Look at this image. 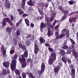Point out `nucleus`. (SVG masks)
<instances>
[{"label":"nucleus","mask_w":78,"mask_h":78,"mask_svg":"<svg viewBox=\"0 0 78 78\" xmlns=\"http://www.w3.org/2000/svg\"><path fill=\"white\" fill-rule=\"evenodd\" d=\"M28 57V52L25 51L24 53V55H23L20 57L19 58V61L20 62L22 63V67H25L27 66V62H26V59L25 58H27Z\"/></svg>","instance_id":"nucleus-1"},{"label":"nucleus","mask_w":78,"mask_h":78,"mask_svg":"<svg viewBox=\"0 0 78 78\" xmlns=\"http://www.w3.org/2000/svg\"><path fill=\"white\" fill-rule=\"evenodd\" d=\"M56 54L55 53H52L50 56V58L48 60V64L50 65L52 64L53 63V61L56 60Z\"/></svg>","instance_id":"nucleus-2"},{"label":"nucleus","mask_w":78,"mask_h":78,"mask_svg":"<svg viewBox=\"0 0 78 78\" xmlns=\"http://www.w3.org/2000/svg\"><path fill=\"white\" fill-rule=\"evenodd\" d=\"M16 62L17 61L16 59L12 60V63L11 64V68L12 70H14L16 69Z\"/></svg>","instance_id":"nucleus-3"},{"label":"nucleus","mask_w":78,"mask_h":78,"mask_svg":"<svg viewBox=\"0 0 78 78\" xmlns=\"http://www.w3.org/2000/svg\"><path fill=\"white\" fill-rule=\"evenodd\" d=\"M6 20L7 21V22H8V23L10 24V25H11V26H12V25H13L12 22H11V20L8 18H3V21L2 22V25L3 27H5V25H6Z\"/></svg>","instance_id":"nucleus-4"},{"label":"nucleus","mask_w":78,"mask_h":78,"mask_svg":"<svg viewBox=\"0 0 78 78\" xmlns=\"http://www.w3.org/2000/svg\"><path fill=\"white\" fill-rule=\"evenodd\" d=\"M45 69V64L44 63H42L41 65V70L38 71V74L39 75H42V73L44 72Z\"/></svg>","instance_id":"nucleus-5"},{"label":"nucleus","mask_w":78,"mask_h":78,"mask_svg":"<svg viewBox=\"0 0 78 78\" xmlns=\"http://www.w3.org/2000/svg\"><path fill=\"white\" fill-rule=\"evenodd\" d=\"M45 69V64L44 63H42L41 65V70L38 71V74L39 75H42V73L44 72Z\"/></svg>","instance_id":"nucleus-6"},{"label":"nucleus","mask_w":78,"mask_h":78,"mask_svg":"<svg viewBox=\"0 0 78 78\" xmlns=\"http://www.w3.org/2000/svg\"><path fill=\"white\" fill-rule=\"evenodd\" d=\"M62 33H66V35L67 37H69V31L67 30L66 29H64L62 31Z\"/></svg>","instance_id":"nucleus-7"},{"label":"nucleus","mask_w":78,"mask_h":78,"mask_svg":"<svg viewBox=\"0 0 78 78\" xmlns=\"http://www.w3.org/2000/svg\"><path fill=\"white\" fill-rule=\"evenodd\" d=\"M9 72H10V71L8 68L7 69V70L4 69L2 71V73L4 75H6L7 74H9Z\"/></svg>","instance_id":"nucleus-8"},{"label":"nucleus","mask_w":78,"mask_h":78,"mask_svg":"<svg viewBox=\"0 0 78 78\" xmlns=\"http://www.w3.org/2000/svg\"><path fill=\"white\" fill-rule=\"evenodd\" d=\"M48 32L47 34L48 37H50L51 35L53 34V31H51L50 30V29L48 28Z\"/></svg>","instance_id":"nucleus-9"},{"label":"nucleus","mask_w":78,"mask_h":78,"mask_svg":"<svg viewBox=\"0 0 78 78\" xmlns=\"http://www.w3.org/2000/svg\"><path fill=\"white\" fill-rule=\"evenodd\" d=\"M58 9L62 12H64L65 14H68L69 13V11L67 10H66L64 11V9L62 8V7L59 6L58 7Z\"/></svg>","instance_id":"nucleus-10"},{"label":"nucleus","mask_w":78,"mask_h":78,"mask_svg":"<svg viewBox=\"0 0 78 78\" xmlns=\"http://www.w3.org/2000/svg\"><path fill=\"white\" fill-rule=\"evenodd\" d=\"M3 66L5 67V68H8L9 66V62H4L3 63Z\"/></svg>","instance_id":"nucleus-11"},{"label":"nucleus","mask_w":78,"mask_h":78,"mask_svg":"<svg viewBox=\"0 0 78 78\" xmlns=\"http://www.w3.org/2000/svg\"><path fill=\"white\" fill-rule=\"evenodd\" d=\"M71 73L72 74H71L72 76V78H75V69L72 68L71 70Z\"/></svg>","instance_id":"nucleus-12"},{"label":"nucleus","mask_w":78,"mask_h":78,"mask_svg":"<svg viewBox=\"0 0 78 78\" xmlns=\"http://www.w3.org/2000/svg\"><path fill=\"white\" fill-rule=\"evenodd\" d=\"M5 6L6 9H9L10 8V3L8 2H6L5 4Z\"/></svg>","instance_id":"nucleus-13"},{"label":"nucleus","mask_w":78,"mask_h":78,"mask_svg":"<svg viewBox=\"0 0 78 78\" xmlns=\"http://www.w3.org/2000/svg\"><path fill=\"white\" fill-rule=\"evenodd\" d=\"M39 50L38 47L36 46V44H35V48H34V52L35 54H36V53H37L38 52V50Z\"/></svg>","instance_id":"nucleus-14"},{"label":"nucleus","mask_w":78,"mask_h":78,"mask_svg":"<svg viewBox=\"0 0 78 78\" xmlns=\"http://www.w3.org/2000/svg\"><path fill=\"white\" fill-rule=\"evenodd\" d=\"M5 47L3 46H2L1 48V50L2 52H3V55H6V50H4Z\"/></svg>","instance_id":"nucleus-15"},{"label":"nucleus","mask_w":78,"mask_h":78,"mask_svg":"<svg viewBox=\"0 0 78 78\" xmlns=\"http://www.w3.org/2000/svg\"><path fill=\"white\" fill-rule=\"evenodd\" d=\"M27 4L29 6H34V3H33V1L32 0H30L29 1L27 2Z\"/></svg>","instance_id":"nucleus-16"},{"label":"nucleus","mask_w":78,"mask_h":78,"mask_svg":"<svg viewBox=\"0 0 78 78\" xmlns=\"http://www.w3.org/2000/svg\"><path fill=\"white\" fill-rule=\"evenodd\" d=\"M39 39L41 44H43V43L45 42V41L42 38V37H40L39 38Z\"/></svg>","instance_id":"nucleus-17"},{"label":"nucleus","mask_w":78,"mask_h":78,"mask_svg":"<svg viewBox=\"0 0 78 78\" xmlns=\"http://www.w3.org/2000/svg\"><path fill=\"white\" fill-rule=\"evenodd\" d=\"M17 11L19 12V14L20 15H22V14H23L24 13L22 9H17Z\"/></svg>","instance_id":"nucleus-18"},{"label":"nucleus","mask_w":78,"mask_h":78,"mask_svg":"<svg viewBox=\"0 0 78 78\" xmlns=\"http://www.w3.org/2000/svg\"><path fill=\"white\" fill-rule=\"evenodd\" d=\"M19 47H20V48H21L23 50H26V47H25L24 45H22V44H19Z\"/></svg>","instance_id":"nucleus-19"},{"label":"nucleus","mask_w":78,"mask_h":78,"mask_svg":"<svg viewBox=\"0 0 78 78\" xmlns=\"http://www.w3.org/2000/svg\"><path fill=\"white\" fill-rule=\"evenodd\" d=\"M62 48L63 49H66L68 48V46L66 45V43H64V44L62 45Z\"/></svg>","instance_id":"nucleus-20"},{"label":"nucleus","mask_w":78,"mask_h":78,"mask_svg":"<svg viewBox=\"0 0 78 78\" xmlns=\"http://www.w3.org/2000/svg\"><path fill=\"white\" fill-rule=\"evenodd\" d=\"M60 54H61V55H62V56H63L64 55H66V53L65 52V51L64 50H60V52H59Z\"/></svg>","instance_id":"nucleus-21"},{"label":"nucleus","mask_w":78,"mask_h":78,"mask_svg":"<svg viewBox=\"0 0 78 78\" xmlns=\"http://www.w3.org/2000/svg\"><path fill=\"white\" fill-rule=\"evenodd\" d=\"M59 70V66H57L56 67V68L54 69V72L55 73H57L58 72V71Z\"/></svg>","instance_id":"nucleus-22"},{"label":"nucleus","mask_w":78,"mask_h":78,"mask_svg":"<svg viewBox=\"0 0 78 78\" xmlns=\"http://www.w3.org/2000/svg\"><path fill=\"white\" fill-rule=\"evenodd\" d=\"M66 36V34H60L59 35V37H58V39H61V38H62V37H64V36Z\"/></svg>","instance_id":"nucleus-23"},{"label":"nucleus","mask_w":78,"mask_h":78,"mask_svg":"<svg viewBox=\"0 0 78 78\" xmlns=\"http://www.w3.org/2000/svg\"><path fill=\"white\" fill-rule=\"evenodd\" d=\"M59 32H55V36L56 37L57 39H59Z\"/></svg>","instance_id":"nucleus-24"},{"label":"nucleus","mask_w":78,"mask_h":78,"mask_svg":"<svg viewBox=\"0 0 78 78\" xmlns=\"http://www.w3.org/2000/svg\"><path fill=\"white\" fill-rule=\"evenodd\" d=\"M25 23H26L27 25V26H28V27H29V26H30V24L29 23V20H28L27 19H25Z\"/></svg>","instance_id":"nucleus-25"},{"label":"nucleus","mask_w":78,"mask_h":78,"mask_svg":"<svg viewBox=\"0 0 78 78\" xmlns=\"http://www.w3.org/2000/svg\"><path fill=\"white\" fill-rule=\"evenodd\" d=\"M25 1L26 0H22V6L23 8H24V7H25Z\"/></svg>","instance_id":"nucleus-26"},{"label":"nucleus","mask_w":78,"mask_h":78,"mask_svg":"<svg viewBox=\"0 0 78 78\" xmlns=\"http://www.w3.org/2000/svg\"><path fill=\"white\" fill-rule=\"evenodd\" d=\"M45 25L43 23H41L40 26L41 29H42V28H45Z\"/></svg>","instance_id":"nucleus-27"},{"label":"nucleus","mask_w":78,"mask_h":78,"mask_svg":"<svg viewBox=\"0 0 78 78\" xmlns=\"http://www.w3.org/2000/svg\"><path fill=\"white\" fill-rule=\"evenodd\" d=\"M51 15H53V16H51V17L50 19V22H53V20H54V18H53V17H54L53 16H54V13H51Z\"/></svg>","instance_id":"nucleus-28"},{"label":"nucleus","mask_w":78,"mask_h":78,"mask_svg":"<svg viewBox=\"0 0 78 78\" xmlns=\"http://www.w3.org/2000/svg\"><path fill=\"white\" fill-rule=\"evenodd\" d=\"M76 20V17H73L72 18L69 19V21L70 22H73V20Z\"/></svg>","instance_id":"nucleus-29"},{"label":"nucleus","mask_w":78,"mask_h":78,"mask_svg":"<svg viewBox=\"0 0 78 78\" xmlns=\"http://www.w3.org/2000/svg\"><path fill=\"white\" fill-rule=\"evenodd\" d=\"M38 11L41 14V16H43L44 14V11H43L42 10H40L39 9H38Z\"/></svg>","instance_id":"nucleus-30"},{"label":"nucleus","mask_w":78,"mask_h":78,"mask_svg":"<svg viewBox=\"0 0 78 78\" xmlns=\"http://www.w3.org/2000/svg\"><path fill=\"white\" fill-rule=\"evenodd\" d=\"M6 30L9 33H10L11 31V30H12V29L10 27H8L6 29Z\"/></svg>","instance_id":"nucleus-31"},{"label":"nucleus","mask_w":78,"mask_h":78,"mask_svg":"<svg viewBox=\"0 0 78 78\" xmlns=\"http://www.w3.org/2000/svg\"><path fill=\"white\" fill-rule=\"evenodd\" d=\"M15 72L16 74L17 75H20V73L19 72V71L18 69H16L15 71Z\"/></svg>","instance_id":"nucleus-32"},{"label":"nucleus","mask_w":78,"mask_h":78,"mask_svg":"<svg viewBox=\"0 0 78 78\" xmlns=\"http://www.w3.org/2000/svg\"><path fill=\"white\" fill-rule=\"evenodd\" d=\"M28 75L29 78H34V76L31 73H30Z\"/></svg>","instance_id":"nucleus-33"},{"label":"nucleus","mask_w":78,"mask_h":78,"mask_svg":"<svg viewBox=\"0 0 78 78\" xmlns=\"http://www.w3.org/2000/svg\"><path fill=\"white\" fill-rule=\"evenodd\" d=\"M73 55L74 56L75 58H77V57H78V55L76 53V52H74L73 53Z\"/></svg>","instance_id":"nucleus-34"},{"label":"nucleus","mask_w":78,"mask_h":78,"mask_svg":"<svg viewBox=\"0 0 78 78\" xmlns=\"http://www.w3.org/2000/svg\"><path fill=\"white\" fill-rule=\"evenodd\" d=\"M62 61L64 62L65 63H66L67 62V60H66V58H62Z\"/></svg>","instance_id":"nucleus-35"},{"label":"nucleus","mask_w":78,"mask_h":78,"mask_svg":"<svg viewBox=\"0 0 78 78\" xmlns=\"http://www.w3.org/2000/svg\"><path fill=\"white\" fill-rule=\"evenodd\" d=\"M22 76L23 78H26V74L25 73L23 72L22 73Z\"/></svg>","instance_id":"nucleus-36"},{"label":"nucleus","mask_w":78,"mask_h":78,"mask_svg":"<svg viewBox=\"0 0 78 78\" xmlns=\"http://www.w3.org/2000/svg\"><path fill=\"white\" fill-rule=\"evenodd\" d=\"M69 40L73 44H75V42L73 40H72V39H70Z\"/></svg>","instance_id":"nucleus-37"},{"label":"nucleus","mask_w":78,"mask_h":78,"mask_svg":"<svg viewBox=\"0 0 78 78\" xmlns=\"http://www.w3.org/2000/svg\"><path fill=\"white\" fill-rule=\"evenodd\" d=\"M69 5H73L74 3V1H70L68 2Z\"/></svg>","instance_id":"nucleus-38"},{"label":"nucleus","mask_w":78,"mask_h":78,"mask_svg":"<svg viewBox=\"0 0 78 78\" xmlns=\"http://www.w3.org/2000/svg\"><path fill=\"white\" fill-rule=\"evenodd\" d=\"M66 15H64L62 18V20H64L66 19Z\"/></svg>","instance_id":"nucleus-39"},{"label":"nucleus","mask_w":78,"mask_h":78,"mask_svg":"<svg viewBox=\"0 0 78 78\" xmlns=\"http://www.w3.org/2000/svg\"><path fill=\"white\" fill-rule=\"evenodd\" d=\"M74 47V46H73V45H72L69 48V49H72L73 50V48Z\"/></svg>","instance_id":"nucleus-40"},{"label":"nucleus","mask_w":78,"mask_h":78,"mask_svg":"<svg viewBox=\"0 0 78 78\" xmlns=\"http://www.w3.org/2000/svg\"><path fill=\"white\" fill-rule=\"evenodd\" d=\"M18 57V55L17 54H15L14 55V59H17Z\"/></svg>","instance_id":"nucleus-41"},{"label":"nucleus","mask_w":78,"mask_h":78,"mask_svg":"<svg viewBox=\"0 0 78 78\" xmlns=\"http://www.w3.org/2000/svg\"><path fill=\"white\" fill-rule=\"evenodd\" d=\"M56 23V20H55L52 23V25H53V27H54V26H55V24Z\"/></svg>","instance_id":"nucleus-42"},{"label":"nucleus","mask_w":78,"mask_h":78,"mask_svg":"<svg viewBox=\"0 0 78 78\" xmlns=\"http://www.w3.org/2000/svg\"><path fill=\"white\" fill-rule=\"evenodd\" d=\"M10 19L11 20H13V19H14V17L12 15H10Z\"/></svg>","instance_id":"nucleus-43"},{"label":"nucleus","mask_w":78,"mask_h":78,"mask_svg":"<svg viewBox=\"0 0 78 78\" xmlns=\"http://www.w3.org/2000/svg\"><path fill=\"white\" fill-rule=\"evenodd\" d=\"M30 26L31 28H33V27H34V24H33V23H31L30 24Z\"/></svg>","instance_id":"nucleus-44"},{"label":"nucleus","mask_w":78,"mask_h":78,"mask_svg":"<svg viewBox=\"0 0 78 78\" xmlns=\"http://www.w3.org/2000/svg\"><path fill=\"white\" fill-rule=\"evenodd\" d=\"M48 49L50 51H53V49H52V48H50L49 47L48 48Z\"/></svg>","instance_id":"nucleus-45"},{"label":"nucleus","mask_w":78,"mask_h":78,"mask_svg":"<svg viewBox=\"0 0 78 78\" xmlns=\"http://www.w3.org/2000/svg\"><path fill=\"white\" fill-rule=\"evenodd\" d=\"M16 35L17 36H19V35H20V32L17 31L16 32Z\"/></svg>","instance_id":"nucleus-46"},{"label":"nucleus","mask_w":78,"mask_h":78,"mask_svg":"<svg viewBox=\"0 0 78 78\" xmlns=\"http://www.w3.org/2000/svg\"><path fill=\"white\" fill-rule=\"evenodd\" d=\"M45 45L46 47H50V45L48 43H47L45 44Z\"/></svg>","instance_id":"nucleus-47"},{"label":"nucleus","mask_w":78,"mask_h":78,"mask_svg":"<svg viewBox=\"0 0 78 78\" xmlns=\"http://www.w3.org/2000/svg\"><path fill=\"white\" fill-rule=\"evenodd\" d=\"M10 53L11 54H13L14 53V50H10Z\"/></svg>","instance_id":"nucleus-48"},{"label":"nucleus","mask_w":78,"mask_h":78,"mask_svg":"<svg viewBox=\"0 0 78 78\" xmlns=\"http://www.w3.org/2000/svg\"><path fill=\"white\" fill-rule=\"evenodd\" d=\"M45 20L46 21V22H47H47H48V17H45Z\"/></svg>","instance_id":"nucleus-49"},{"label":"nucleus","mask_w":78,"mask_h":78,"mask_svg":"<svg viewBox=\"0 0 78 78\" xmlns=\"http://www.w3.org/2000/svg\"><path fill=\"white\" fill-rule=\"evenodd\" d=\"M23 17H27V16H28V14H24L23 15Z\"/></svg>","instance_id":"nucleus-50"},{"label":"nucleus","mask_w":78,"mask_h":78,"mask_svg":"<svg viewBox=\"0 0 78 78\" xmlns=\"http://www.w3.org/2000/svg\"><path fill=\"white\" fill-rule=\"evenodd\" d=\"M20 22H18V23H16V26L18 27V26L20 25Z\"/></svg>","instance_id":"nucleus-51"},{"label":"nucleus","mask_w":78,"mask_h":78,"mask_svg":"<svg viewBox=\"0 0 78 78\" xmlns=\"http://www.w3.org/2000/svg\"><path fill=\"white\" fill-rule=\"evenodd\" d=\"M68 62L69 64H70L71 63V60L70 59H68Z\"/></svg>","instance_id":"nucleus-52"},{"label":"nucleus","mask_w":78,"mask_h":78,"mask_svg":"<svg viewBox=\"0 0 78 78\" xmlns=\"http://www.w3.org/2000/svg\"><path fill=\"white\" fill-rule=\"evenodd\" d=\"M26 44H27V45H28L30 44V41H27V42L26 43Z\"/></svg>","instance_id":"nucleus-53"},{"label":"nucleus","mask_w":78,"mask_h":78,"mask_svg":"<svg viewBox=\"0 0 78 78\" xmlns=\"http://www.w3.org/2000/svg\"><path fill=\"white\" fill-rule=\"evenodd\" d=\"M69 50L70 51V52H69V50H67V53H68V54H69V53H70V52H71V51H72V50H71V49Z\"/></svg>","instance_id":"nucleus-54"},{"label":"nucleus","mask_w":78,"mask_h":78,"mask_svg":"<svg viewBox=\"0 0 78 78\" xmlns=\"http://www.w3.org/2000/svg\"><path fill=\"white\" fill-rule=\"evenodd\" d=\"M58 27H59V26H56L55 27V30H57V29H58Z\"/></svg>","instance_id":"nucleus-55"},{"label":"nucleus","mask_w":78,"mask_h":78,"mask_svg":"<svg viewBox=\"0 0 78 78\" xmlns=\"http://www.w3.org/2000/svg\"><path fill=\"white\" fill-rule=\"evenodd\" d=\"M74 13H75V12H72L71 14H69V16H70L71 15H72V14H73Z\"/></svg>","instance_id":"nucleus-56"},{"label":"nucleus","mask_w":78,"mask_h":78,"mask_svg":"<svg viewBox=\"0 0 78 78\" xmlns=\"http://www.w3.org/2000/svg\"><path fill=\"white\" fill-rule=\"evenodd\" d=\"M48 3H47L45 5V6L46 7H48Z\"/></svg>","instance_id":"nucleus-57"},{"label":"nucleus","mask_w":78,"mask_h":78,"mask_svg":"<svg viewBox=\"0 0 78 78\" xmlns=\"http://www.w3.org/2000/svg\"><path fill=\"white\" fill-rule=\"evenodd\" d=\"M75 25V24H74V23H73L71 25V26L72 27H74Z\"/></svg>","instance_id":"nucleus-58"},{"label":"nucleus","mask_w":78,"mask_h":78,"mask_svg":"<svg viewBox=\"0 0 78 78\" xmlns=\"http://www.w3.org/2000/svg\"><path fill=\"white\" fill-rule=\"evenodd\" d=\"M22 22V19H21L20 21H19V22H20V23H21Z\"/></svg>","instance_id":"nucleus-59"},{"label":"nucleus","mask_w":78,"mask_h":78,"mask_svg":"<svg viewBox=\"0 0 78 78\" xmlns=\"http://www.w3.org/2000/svg\"><path fill=\"white\" fill-rule=\"evenodd\" d=\"M41 5H42V6H44L45 5V4H44V3H42Z\"/></svg>","instance_id":"nucleus-60"},{"label":"nucleus","mask_w":78,"mask_h":78,"mask_svg":"<svg viewBox=\"0 0 78 78\" xmlns=\"http://www.w3.org/2000/svg\"><path fill=\"white\" fill-rule=\"evenodd\" d=\"M76 36H77V39H78V32L77 33Z\"/></svg>","instance_id":"nucleus-61"},{"label":"nucleus","mask_w":78,"mask_h":78,"mask_svg":"<svg viewBox=\"0 0 78 78\" xmlns=\"http://www.w3.org/2000/svg\"><path fill=\"white\" fill-rule=\"evenodd\" d=\"M43 18V16H41L40 17V19H42Z\"/></svg>","instance_id":"nucleus-62"},{"label":"nucleus","mask_w":78,"mask_h":78,"mask_svg":"<svg viewBox=\"0 0 78 78\" xmlns=\"http://www.w3.org/2000/svg\"><path fill=\"white\" fill-rule=\"evenodd\" d=\"M19 78H22L21 76H20L19 77Z\"/></svg>","instance_id":"nucleus-63"},{"label":"nucleus","mask_w":78,"mask_h":78,"mask_svg":"<svg viewBox=\"0 0 78 78\" xmlns=\"http://www.w3.org/2000/svg\"><path fill=\"white\" fill-rule=\"evenodd\" d=\"M76 22V21H75V20H74V23H75V22Z\"/></svg>","instance_id":"nucleus-64"}]
</instances>
